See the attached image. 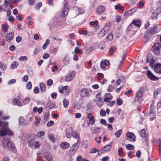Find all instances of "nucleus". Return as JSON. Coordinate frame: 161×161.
I'll return each mask as SVG.
<instances>
[{"label":"nucleus","instance_id":"obj_27","mask_svg":"<svg viewBox=\"0 0 161 161\" xmlns=\"http://www.w3.org/2000/svg\"><path fill=\"white\" fill-rule=\"evenodd\" d=\"M19 122L20 124L22 125H26L29 123V122L25 120L23 117H20L19 119Z\"/></svg>","mask_w":161,"mask_h":161},{"label":"nucleus","instance_id":"obj_64","mask_svg":"<svg viewBox=\"0 0 161 161\" xmlns=\"http://www.w3.org/2000/svg\"><path fill=\"white\" fill-rule=\"evenodd\" d=\"M100 114L102 116H104L106 115L105 111L104 110L101 109L100 111Z\"/></svg>","mask_w":161,"mask_h":161},{"label":"nucleus","instance_id":"obj_41","mask_svg":"<svg viewBox=\"0 0 161 161\" xmlns=\"http://www.w3.org/2000/svg\"><path fill=\"white\" fill-rule=\"evenodd\" d=\"M63 103L64 106L65 108H66L68 106L69 102L68 99H64L63 101Z\"/></svg>","mask_w":161,"mask_h":161},{"label":"nucleus","instance_id":"obj_23","mask_svg":"<svg viewBox=\"0 0 161 161\" xmlns=\"http://www.w3.org/2000/svg\"><path fill=\"white\" fill-rule=\"evenodd\" d=\"M103 98L101 96V93H98L97 94L96 96V98L93 100V101L95 102H102Z\"/></svg>","mask_w":161,"mask_h":161},{"label":"nucleus","instance_id":"obj_51","mask_svg":"<svg viewBox=\"0 0 161 161\" xmlns=\"http://www.w3.org/2000/svg\"><path fill=\"white\" fill-rule=\"evenodd\" d=\"M118 152L119 156H121L123 155V150L122 148H119L118 149Z\"/></svg>","mask_w":161,"mask_h":161},{"label":"nucleus","instance_id":"obj_13","mask_svg":"<svg viewBox=\"0 0 161 161\" xmlns=\"http://www.w3.org/2000/svg\"><path fill=\"white\" fill-rule=\"evenodd\" d=\"M35 139L31 136H30L27 141L28 145L29 147L32 148H34V144Z\"/></svg>","mask_w":161,"mask_h":161},{"label":"nucleus","instance_id":"obj_32","mask_svg":"<svg viewBox=\"0 0 161 161\" xmlns=\"http://www.w3.org/2000/svg\"><path fill=\"white\" fill-rule=\"evenodd\" d=\"M40 87L41 91L42 92H44L46 90V86L44 83H41L40 85Z\"/></svg>","mask_w":161,"mask_h":161},{"label":"nucleus","instance_id":"obj_18","mask_svg":"<svg viewBox=\"0 0 161 161\" xmlns=\"http://www.w3.org/2000/svg\"><path fill=\"white\" fill-rule=\"evenodd\" d=\"M87 117L89 119L90 124L91 125L94 124L95 123V117L91 113H89L87 115Z\"/></svg>","mask_w":161,"mask_h":161},{"label":"nucleus","instance_id":"obj_2","mask_svg":"<svg viewBox=\"0 0 161 161\" xmlns=\"http://www.w3.org/2000/svg\"><path fill=\"white\" fill-rule=\"evenodd\" d=\"M157 28L158 25H156L151 27L149 30H147V33L144 36V39H146V41L148 40V38L150 37L149 34L153 35L156 33Z\"/></svg>","mask_w":161,"mask_h":161},{"label":"nucleus","instance_id":"obj_38","mask_svg":"<svg viewBox=\"0 0 161 161\" xmlns=\"http://www.w3.org/2000/svg\"><path fill=\"white\" fill-rule=\"evenodd\" d=\"M122 130L120 129L116 132L115 135L117 137L119 138L122 134Z\"/></svg>","mask_w":161,"mask_h":161},{"label":"nucleus","instance_id":"obj_15","mask_svg":"<svg viewBox=\"0 0 161 161\" xmlns=\"http://www.w3.org/2000/svg\"><path fill=\"white\" fill-rule=\"evenodd\" d=\"M105 9V8L103 5H99L98 6L96 9V12L98 14H101L104 12Z\"/></svg>","mask_w":161,"mask_h":161},{"label":"nucleus","instance_id":"obj_25","mask_svg":"<svg viewBox=\"0 0 161 161\" xmlns=\"http://www.w3.org/2000/svg\"><path fill=\"white\" fill-rule=\"evenodd\" d=\"M112 146V142H111L109 144L105 146L102 149V150L104 152H108L109 151Z\"/></svg>","mask_w":161,"mask_h":161},{"label":"nucleus","instance_id":"obj_28","mask_svg":"<svg viewBox=\"0 0 161 161\" xmlns=\"http://www.w3.org/2000/svg\"><path fill=\"white\" fill-rule=\"evenodd\" d=\"M72 135L73 137L77 139L78 142L80 141L79 135L76 131H74L72 132Z\"/></svg>","mask_w":161,"mask_h":161},{"label":"nucleus","instance_id":"obj_7","mask_svg":"<svg viewBox=\"0 0 161 161\" xmlns=\"http://www.w3.org/2000/svg\"><path fill=\"white\" fill-rule=\"evenodd\" d=\"M141 22V20L136 19L132 21L130 25L132 28H138L140 26Z\"/></svg>","mask_w":161,"mask_h":161},{"label":"nucleus","instance_id":"obj_17","mask_svg":"<svg viewBox=\"0 0 161 161\" xmlns=\"http://www.w3.org/2000/svg\"><path fill=\"white\" fill-rule=\"evenodd\" d=\"M77 148L78 147L77 146L76 144H75L70 148L69 153L72 155L74 154L76 151Z\"/></svg>","mask_w":161,"mask_h":161},{"label":"nucleus","instance_id":"obj_61","mask_svg":"<svg viewBox=\"0 0 161 161\" xmlns=\"http://www.w3.org/2000/svg\"><path fill=\"white\" fill-rule=\"evenodd\" d=\"M98 21L97 20H95L94 21H90L89 22V24L91 26H93L94 25L98 24Z\"/></svg>","mask_w":161,"mask_h":161},{"label":"nucleus","instance_id":"obj_1","mask_svg":"<svg viewBox=\"0 0 161 161\" xmlns=\"http://www.w3.org/2000/svg\"><path fill=\"white\" fill-rule=\"evenodd\" d=\"M8 123L0 121V136H2L6 134L9 135H13V131L8 127Z\"/></svg>","mask_w":161,"mask_h":161},{"label":"nucleus","instance_id":"obj_45","mask_svg":"<svg viewBox=\"0 0 161 161\" xmlns=\"http://www.w3.org/2000/svg\"><path fill=\"white\" fill-rule=\"evenodd\" d=\"M42 6V4L41 2H39L36 3L35 6V8L36 9L39 10L40 8Z\"/></svg>","mask_w":161,"mask_h":161},{"label":"nucleus","instance_id":"obj_16","mask_svg":"<svg viewBox=\"0 0 161 161\" xmlns=\"http://www.w3.org/2000/svg\"><path fill=\"white\" fill-rule=\"evenodd\" d=\"M68 6L65 3V5L64 6L63 10L62 11V13L61 15L62 17H64L66 16L68 13Z\"/></svg>","mask_w":161,"mask_h":161},{"label":"nucleus","instance_id":"obj_37","mask_svg":"<svg viewBox=\"0 0 161 161\" xmlns=\"http://www.w3.org/2000/svg\"><path fill=\"white\" fill-rule=\"evenodd\" d=\"M35 119L36 121L35 122V125L36 126H37L40 123L41 121V119L37 116L35 117Z\"/></svg>","mask_w":161,"mask_h":161},{"label":"nucleus","instance_id":"obj_22","mask_svg":"<svg viewBox=\"0 0 161 161\" xmlns=\"http://www.w3.org/2000/svg\"><path fill=\"white\" fill-rule=\"evenodd\" d=\"M14 33V32H12L8 33L6 36V39L8 42H10L13 39Z\"/></svg>","mask_w":161,"mask_h":161},{"label":"nucleus","instance_id":"obj_3","mask_svg":"<svg viewBox=\"0 0 161 161\" xmlns=\"http://www.w3.org/2000/svg\"><path fill=\"white\" fill-rule=\"evenodd\" d=\"M3 146H7L9 150L14 152L15 151V146L9 138H6L3 140Z\"/></svg>","mask_w":161,"mask_h":161},{"label":"nucleus","instance_id":"obj_24","mask_svg":"<svg viewBox=\"0 0 161 161\" xmlns=\"http://www.w3.org/2000/svg\"><path fill=\"white\" fill-rule=\"evenodd\" d=\"M101 130H102L101 128L97 127H92L91 129L92 133L95 134L99 133L101 132Z\"/></svg>","mask_w":161,"mask_h":161},{"label":"nucleus","instance_id":"obj_8","mask_svg":"<svg viewBox=\"0 0 161 161\" xmlns=\"http://www.w3.org/2000/svg\"><path fill=\"white\" fill-rule=\"evenodd\" d=\"M140 136L142 138V140L144 145H146L147 143V140L146 138L147 134H146L144 130H142L140 133Z\"/></svg>","mask_w":161,"mask_h":161},{"label":"nucleus","instance_id":"obj_48","mask_svg":"<svg viewBox=\"0 0 161 161\" xmlns=\"http://www.w3.org/2000/svg\"><path fill=\"white\" fill-rule=\"evenodd\" d=\"M149 116H152V117H150V120L151 121H152L155 118V116L154 114V113H153V112H151L150 113Z\"/></svg>","mask_w":161,"mask_h":161},{"label":"nucleus","instance_id":"obj_29","mask_svg":"<svg viewBox=\"0 0 161 161\" xmlns=\"http://www.w3.org/2000/svg\"><path fill=\"white\" fill-rule=\"evenodd\" d=\"M69 55L66 54L65 55L63 59V62L65 64H69Z\"/></svg>","mask_w":161,"mask_h":161},{"label":"nucleus","instance_id":"obj_4","mask_svg":"<svg viewBox=\"0 0 161 161\" xmlns=\"http://www.w3.org/2000/svg\"><path fill=\"white\" fill-rule=\"evenodd\" d=\"M161 48V44L160 43H155L152 48V50L153 53L158 55L160 53V50Z\"/></svg>","mask_w":161,"mask_h":161},{"label":"nucleus","instance_id":"obj_57","mask_svg":"<svg viewBox=\"0 0 161 161\" xmlns=\"http://www.w3.org/2000/svg\"><path fill=\"white\" fill-rule=\"evenodd\" d=\"M28 76L27 75H25L22 77V80L25 82H26L28 80Z\"/></svg>","mask_w":161,"mask_h":161},{"label":"nucleus","instance_id":"obj_56","mask_svg":"<svg viewBox=\"0 0 161 161\" xmlns=\"http://www.w3.org/2000/svg\"><path fill=\"white\" fill-rule=\"evenodd\" d=\"M16 80L14 79H12L10 80L8 82V85H10L11 84L15 83L16 82Z\"/></svg>","mask_w":161,"mask_h":161},{"label":"nucleus","instance_id":"obj_20","mask_svg":"<svg viewBox=\"0 0 161 161\" xmlns=\"http://www.w3.org/2000/svg\"><path fill=\"white\" fill-rule=\"evenodd\" d=\"M13 103L14 105H16L18 106L22 107L23 106L22 102L17 98H14L13 99Z\"/></svg>","mask_w":161,"mask_h":161},{"label":"nucleus","instance_id":"obj_19","mask_svg":"<svg viewBox=\"0 0 161 161\" xmlns=\"http://www.w3.org/2000/svg\"><path fill=\"white\" fill-rule=\"evenodd\" d=\"M154 70L156 73L161 74V64H158L155 65L154 68Z\"/></svg>","mask_w":161,"mask_h":161},{"label":"nucleus","instance_id":"obj_14","mask_svg":"<svg viewBox=\"0 0 161 161\" xmlns=\"http://www.w3.org/2000/svg\"><path fill=\"white\" fill-rule=\"evenodd\" d=\"M147 74L149 78L151 80L155 81L158 79V78L154 75L150 70L147 71Z\"/></svg>","mask_w":161,"mask_h":161},{"label":"nucleus","instance_id":"obj_55","mask_svg":"<svg viewBox=\"0 0 161 161\" xmlns=\"http://www.w3.org/2000/svg\"><path fill=\"white\" fill-rule=\"evenodd\" d=\"M28 59L27 57L26 56H21L19 58V60L20 61H25Z\"/></svg>","mask_w":161,"mask_h":161},{"label":"nucleus","instance_id":"obj_54","mask_svg":"<svg viewBox=\"0 0 161 161\" xmlns=\"http://www.w3.org/2000/svg\"><path fill=\"white\" fill-rule=\"evenodd\" d=\"M113 35L112 33H109L108 35L107 39L109 41H111L113 39Z\"/></svg>","mask_w":161,"mask_h":161},{"label":"nucleus","instance_id":"obj_49","mask_svg":"<svg viewBox=\"0 0 161 161\" xmlns=\"http://www.w3.org/2000/svg\"><path fill=\"white\" fill-rule=\"evenodd\" d=\"M99 151L98 149H97L96 148H94L91 149L89 151L90 153H95Z\"/></svg>","mask_w":161,"mask_h":161},{"label":"nucleus","instance_id":"obj_40","mask_svg":"<svg viewBox=\"0 0 161 161\" xmlns=\"http://www.w3.org/2000/svg\"><path fill=\"white\" fill-rule=\"evenodd\" d=\"M160 93H161V88L156 89L154 92V97H156L157 95Z\"/></svg>","mask_w":161,"mask_h":161},{"label":"nucleus","instance_id":"obj_63","mask_svg":"<svg viewBox=\"0 0 161 161\" xmlns=\"http://www.w3.org/2000/svg\"><path fill=\"white\" fill-rule=\"evenodd\" d=\"M53 83V81L51 79H49L47 81V85L48 86H51Z\"/></svg>","mask_w":161,"mask_h":161},{"label":"nucleus","instance_id":"obj_31","mask_svg":"<svg viewBox=\"0 0 161 161\" xmlns=\"http://www.w3.org/2000/svg\"><path fill=\"white\" fill-rule=\"evenodd\" d=\"M68 88V86H66L63 87L59 86L58 87L59 91L61 93H63L64 91H66Z\"/></svg>","mask_w":161,"mask_h":161},{"label":"nucleus","instance_id":"obj_9","mask_svg":"<svg viewBox=\"0 0 161 161\" xmlns=\"http://www.w3.org/2000/svg\"><path fill=\"white\" fill-rule=\"evenodd\" d=\"M126 136L127 137V140L129 141L134 142L135 141L136 136L133 133L128 132L126 134Z\"/></svg>","mask_w":161,"mask_h":161},{"label":"nucleus","instance_id":"obj_26","mask_svg":"<svg viewBox=\"0 0 161 161\" xmlns=\"http://www.w3.org/2000/svg\"><path fill=\"white\" fill-rule=\"evenodd\" d=\"M44 158L47 159L48 161H51L53 160V157L51 154L47 153L43 155Z\"/></svg>","mask_w":161,"mask_h":161},{"label":"nucleus","instance_id":"obj_12","mask_svg":"<svg viewBox=\"0 0 161 161\" xmlns=\"http://www.w3.org/2000/svg\"><path fill=\"white\" fill-rule=\"evenodd\" d=\"M76 73L74 71H72L70 75L66 77L65 78V80L66 81H69L72 80L75 77Z\"/></svg>","mask_w":161,"mask_h":161},{"label":"nucleus","instance_id":"obj_33","mask_svg":"<svg viewBox=\"0 0 161 161\" xmlns=\"http://www.w3.org/2000/svg\"><path fill=\"white\" fill-rule=\"evenodd\" d=\"M94 47H86L85 48L86 53L88 54L92 52L94 50Z\"/></svg>","mask_w":161,"mask_h":161},{"label":"nucleus","instance_id":"obj_5","mask_svg":"<svg viewBox=\"0 0 161 161\" xmlns=\"http://www.w3.org/2000/svg\"><path fill=\"white\" fill-rule=\"evenodd\" d=\"M143 92V88H140L137 92L135 98V100L136 102H138L139 103H140L142 101V96Z\"/></svg>","mask_w":161,"mask_h":161},{"label":"nucleus","instance_id":"obj_58","mask_svg":"<svg viewBox=\"0 0 161 161\" xmlns=\"http://www.w3.org/2000/svg\"><path fill=\"white\" fill-rule=\"evenodd\" d=\"M96 103V104L97 106L99 108H101L102 107L103 102V101L102 102H95Z\"/></svg>","mask_w":161,"mask_h":161},{"label":"nucleus","instance_id":"obj_42","mask_svg":"<svg viewBox=\"0 0 161 161\" xmlns=\"http://www.w3.org/2000/svg\"><path fill=\"white\" fill-rule=\"evenodd\" d=\"M50 43V40L49 39H47L46 40V42L42 46V48L43 49H45L47 47L49 44Z\"/></svg>","mask_w":161,"mask_h":161},{"label":"nucleus","instance_id":"obj_34","mask_svg":"<svg viewBox=\"0 0 161 161\" xmlns=\"http://www.w3.org/2000/svg\"><path fill=\"white\" fill-rule=\"evenodd\" d=\"M18 64H19L17 62L14 61L11 64V68L12 69H15L17 68Z\"/></svg>","mask_w":161,"mask_h":161},{"label":"nucleus","instance_id":"obj_30","mask_svg":"<svg viewBox=\"0 0 161 161\" xmlns=\"http://www.w3.org/2000/svg\"><path fill=\"white\" fill-rule=\"evenodd\" d=\"M72 129L69 128L66 130V136L68 138H69L72 135Z\"/></svg>","mask_w":161,"mask_h":161},{"label":"nucleus","instance_id":"obj_62","mask_svg":"<svg viewBox=\"0 0 161 161\" xmlns=\"http://www.w3.org/2000/svg\"><path fill=\"white\" fill-rule=\"evenodd\" d=\"M79 8L78 7H75L73 9V11L76 13V14L77 15V14L78 13V12L79 11Z\"/></svg>","mask_w":161,"mask_h":161},{"label":"nucleus","instance_id":"obj_52","mask_svg":"<svg viewBox=\"0 0 161 161\" xmlns=\"http://www.w3.org/2000/svg\"><path fill=\"white\" fill-rule=\"evenodd\" d=\"M40 144L39 142L38 141H36L35 142L34 144V148H39L40 147Z\"/></svg>","mask_w":161,"mask_h":161},{"label":"nucleus","instance_id":"obj_44","mask_svg":"<svg viewBox=\"0 0 161 161\" xmlns=\"http://www.w3.org/2000/svg\"><path fill=\"white\" fill-rule=\"evenodd\" d=\"M132 14V12L130 10H129L124 13V15L126 16H130Z\"/></svg>","mask_w":161,"mask_h":161},{"label":"nucleus","instance_id":"obj_35","mask_svg":"<svg viewBox=\"0 0 161 161\" xmlns=\"http://www.w3.org/2000/svg\"><path fill=\"white\" fill-rule=\"evenodd\" d=\"M31 99L30 98L28 97H26L24 99L23 103L25 105H26L29 103Z\"/></svg>","mask_w":161,"mask_h":161},{"label":"nucleus","instance_id":"obj_21","mask_svg":"<svg viewBox=\"0 0 161 161\" xmlns=\"http://www.w3.org/2000/svg\"><path fill=\"white\" fill-rule=\"evenodd\" d=\"M69 144L66 142H62L60 144V147L62 150H65L69 147Z\"/></svg>","mask_w":161,"mask_h":161},{"label":"nucleus","instance_id":"obj_50","mask_svg":"<svg viewBox=\"0 0 161 161\" xmlns=\"http://www.w3.org/2000/svg\"><path fill=\"white\" fill-rule=\"evenodd\" d=\"M54 124V122L53 121L51 120L47 123V127H49L53 125Z\"/></svg>","mask_w":161,"mask_h":161},{"label":"nucleus","instance_id":"obj_11","mask_svg":"<svg viewBox=\"0 0 161 161\" xmlns=\"http://www.w3.org/2000/svg\"><path fill=\"white\" fill-rule=\"evenodd\" d=\"M109 64V62L107 60L101 62L100 65L101 68L103 70H105L107 69L106 67Z\"/></svg>","mask_w":161,"mask_h":161},{"label":"nucleus","instance_id":"obj_43","mask_svg":"<svg viewBox=\"0 0 161 161\" xmlns=\"http://www.w3.org/2000/svg\"><path fill=\"white\" fill-rule=\"evenodd\" d=\"M126 148L129 150H132L134 148V147L132 145L128 144L126 146Z\"/></svg>","mask_w":161,"mask_h":161},{"label":"nucleus","instance_id":"obj_60","mask_svg":"<svg viewBox=\"0 0 161 161\" xmlns=\"http://www.w3.org/2000/svg\"><path fill=\"white\" fill-rule=\"evenodd\" d=\"M114 89V88L113 86L110 85H109L107 89V91L108 92H111Z\"/></svg>","mask_w":161,"mask_h":161},{"label":"nucleus","instance_id":"obj_36","mask_svg":"<svg viewBox=\"0 0 161 161\" xmlns=\"http://www.w3.org/2000/svg\"><path fill=\"white\" fill-rule=\"evenodd\" d=\"M7 65L6 64L2 63H0V69H1L2 70H5L7 68Z\"/></svg>","mask_w":161,"mask_h":161},{"label":"nucleus","instance_id":"obj_47","mask_svg":"<svg viewBox=\"0 0 161 161\" xmlns=\"http://www.w3.org/2000/svg\"><path fill=\"white\" fill-rule=\"evenodd\" d=\"M32 85L30 81L28 82L26 84V88L28 89H30L31 88Z\"/></svg>","mask_w":161,"mask_h":161},{"label":"nucleus","instance_id":"obj_39","mask_svg":"<svg viewBox=\"0 0 161 161\" xmlns=\"http://www.w3.org/2000/svg\"><path fill=\"white\" fill-rule=\"evenodd\" d=\"M75 53L77 54H82V52L81 50L79 49V47H76L75 49Z\"/></svg>","mask_w":161,"mask_h":161},{"label":"nucleus","instance_id":"obj_10","mask_svg":"<svg viewBox=\"0 0 161 161\" xmlns=\"http://www.w3.org/2000/svg\"><path fill=\"white\" fill-rule=\"evenodd\" d=\"M108 26L104 27L98 33V36L99 38L104 36L108 31Z\"/></svg>","mask_w":161,"mask_h":161},{"label":"nucleus","instance_id":"obj_6","mask_svg":"<svg viewBox=\"0 0 161 161\" xmlns=\"http://www.w3.org/2000/svg\"><path fill=\"white\" fill-rule=\"evenodd\" d=\"M90 92V90L89 89L83 88L80 91V95L82 97H88L90 96L89 92Z\"/></svg>","mask_w":161,"mask_h":161},{"label":"nucleus","instance_id":"obj_53","mask_svg":"<svg viewBox=\"0 0 161 161\" xmlns=\"http://www.w3.org/2000/svg\"><path fill=\"white\" fill-rule=\"evenodd\" d=\"M45 134V133L43 131H39L37 134V136L38 137H40L43 136Z\"/></svg>","mask_w":161,"mask_h":161},{"label":"nucleus","instance_id":"obj_59","mask_svg":"<svg viewBox=\"0 0 161 161\" xmlns=\"http://www.w3.org/2000/svg\"><path fill=\"white\" fill-rule=\"evenodd\" d=\"M115 50V48L112 47L110 48L109 50V54L110 55H111L113 54L114 51Z\"/></svg>","mask_w":161,"mask_h":161},{"label":"nucleus","instance_id":"obj_46","mask_svg":"<svg viewBox=\"0 0 161 161\" xmlns=\"http://www.w3.org/2000/svg\"><path fill=\"white\" fill-rule=\"evenodd\" d=\"M116 103L118 105H121L123 103V101L122 99L120 98H118L116 100Z\"/></svg>","mask_w":161,"mask_h":161}]
</instances>
